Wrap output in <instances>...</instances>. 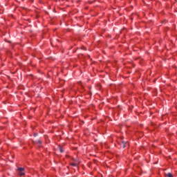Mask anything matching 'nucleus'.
<instances>
[{"label":"nucleus","mask_w":177,"mask_h":177,"mask_svg":"<svg viewBox=\"0 0 177 177\" xmlns=\"http://www.w3.org/2000/svg\"><path fill=\"white\" fill-rule=\"evenodd\" d=\"M17 171L19 176H24V175H26V173L24 172V168L23 167H19L17 169Z\"/></svg>","instance_id":"obj_1"},{"label":"nucleus","mask_w":177,"mask_h":177,"mask_svg":"<svg viewBox=\"0 0 177 177\" xmlns=\"http://www.w3.org/2000/svg\"><path fill=\"white\" fill-rule=\"evenodd\" d=\"M122 147L123 149H125V147H127V142H125V141L122 142Z\"/></svg>","instance_id":"obj_2"},{"label":"nucleus","mask_w":177,"mask_h":177,"mask_svg":"<svg viewBox=\"0 0 177 177\" xmlns=\"http://www.w3.org/2000/svg\"><path fill=\"white\" fill-rule=\"evenodd\" d=\"M35 143H37V145H41L42 144V141H41V140H38L35 142Z\"/></svg>","instance_id":"obj_3"},{"label":"nucleus","mask_w":177,"mask_h":177,"mask_svg":"<svg viewBox=\"0 0 177 177\" xmlns=\"http://www.w3.org/2000/svg\"><path fill=\"white\" fill-rule=\"evenodd\" d=\"M165 176H166V177H174V176H172V174H171V173H169V174H165Z\"/></svg>","instance_id":"obj_4"},{"label":"nucleus","mask_w":177,"mask_h":177,"mask_svg":"<svg viewBox=\"0 0 177 177\" xmlns=\"http://www.w3.org/2000/svg\"><path fill=\"white\" fill-rule=\"evenodd\" d=\"M71 165H72V167H77V163L73 162L71 163Z\"/></svg>","instance_id":"obj_5"},{"label":"nucleus","mask_w":177,"mask_h":177,"mask_svg":"<svg viewBox=\"0 0 177 177\" xmlns=\"http://www.w3.org/2000/svg\"><path fill=\"white\" fill-rule=\"evenodd\" d=\"M59 151H60V153H63V149H62V147H59Z\"/></svg>","instance_id":"obj_6"},{"label":"nucleus","mask_w":177,"mask_h":177,"mask_svg":"<svg viewBox=\"0 0 177 177\" xmlns=\"http://www.w3.org/2000/svg\"><path fill=\"white\" fill-rule=\"evenodd\" d=\"M37 134H35L34 136H37Z\"/></svg>","instance_id":"obj_7"}]
</instances>
